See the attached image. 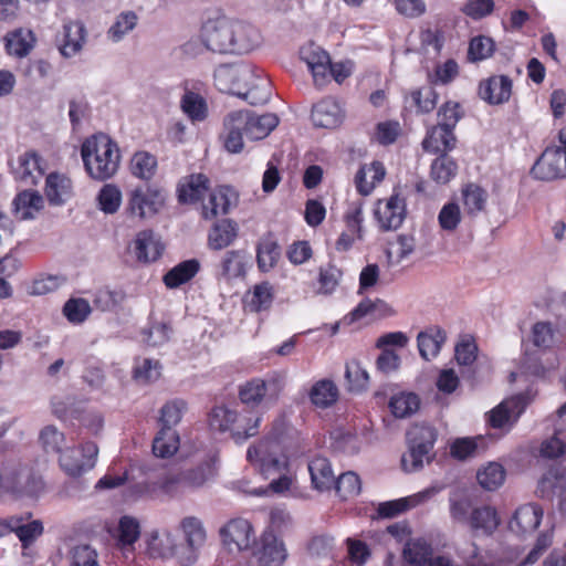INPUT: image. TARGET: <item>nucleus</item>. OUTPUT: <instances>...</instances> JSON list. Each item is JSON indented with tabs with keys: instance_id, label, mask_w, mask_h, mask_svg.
<instances>
[{
	"instance_id": "nucleus-1",
	"label": "nucleus",
	"mask_w": 566,
	"mask_h": 566,
	"mask_svg": "<svg viewBox=\"0 0 566 566\" xmlns=\"http://www.w3.org/2000/svg\"><path fill=\"white\" fill-rule=\"evenodd\" d=\"M213 78L221 92L238 95L251 105L265 104L270 99L269 82L258 77L249 64H222L214 70Z\"/></svg>"
},
{
	"instance_id": "nucleus-2",
	"label": "nucleus",
	"mask_w": 566,
	"mask_h": 566,
	"mask_svg": "<svg viewBox=\"0 0 566 566\" xmlns=\"http://www.w3.org/2000/svg\"><path fill=\"white\" fill-rule=\"evenodd\" d=\"M81 156L85 170L95 180L109 179L119 168V148L105 134H96L86 138L81 147Z\"/></svg>"
},
{
	"instance_id": "nucleus-3",
	"label": "nucleus",
	"mask_w": 566,
	"mask_h": 566,
	"mask_svg": "<svg viewBox=\"0 0 566 566\" xmlns=\"http://www.w3.org/2000/svg\"><path fill=\"white\" fill-rule=\"evenodd\" d=\"M277 439L279 437H275V440L265 439L250 447L247 458L265 479L279 474V478L273 479L269 486L273 492L282 493L289 490L292 481L291 478L282 474L286 469L287 462L285 457L279 453Z\"/></svg>"
},
{
	"instance_id": "nucleus-4",
	"label": "nucleus",
	"mask_w": 566,
	"mask_h": 566,
	"mask_svg": "<svg viewBox=\"0 0 566 566\" xmlns=\"http://www.w3.org/2000/svg\"><path fill=\"white\" fill-rule=\"evenodd\" d=\"M437 440L434 428L428 424H416L408 431L409 452L402 455L401 465L405 471L420 470L424 462H430V452Z\"/></svg>"
},
{
	"instance_id": "nucleus-5",
	"label": "nucleus",
	"mask_w": 566,
	"mask_h": 566,
	"mask_svg": "<svg viewBox=\"0 0 566 566\" xmlns=\"http://www.w3.org/2000/svg\"><path fill=\"white\" fill-rule=\"evenodd\" d=\"M179 530L186 545L177 554V560L181 566H191L198 560L199 552L206 544L207 531L203 522L192 515L181 518Z\"/></svg>"
},
{
	"instance_id": "nucleus-6",
	"label": "nucleus",
	"mask_w": 566,
	"mask_h": 566,
	"mask_svg": "<svg viewBox=\"0 0 566 566\" xmlns=\"http://www.w3.org/2000/svg\"><path fill=\"white\" fill-rule=\"evenodd\" d=\"M200 42L212 53L231 54V17L207 19L200 29Z\"/></svg>"
},
{
	"instance_id": "nucleus-7",
	"label": "nucleus",
	"mask_w": 566,
	"mask_h": 566,
	"mask_svg": "<svg viewBox=\"0 0 566 566\" xmlns=\"http://www.w3.org/2000/svg\"><path fill=\"white\" fill-rule=\"evenodd\" d=\"M98 447L95 442L86 441L78 448L65 449L59 458L61 469L72 478H77L91 471L97 461Z\"/></svg>"
},
{
	"instance_id": "nucleus-8",
	"label": "nucleus",
	"mask_w": 566,
	"mask_h": 566,
	"mask_svg": "<svg viewBox=\"0 0 566 566\" xmlns=\"http://www.w3.org/2000/svg\"><path fill=\"white\" fill-rule=\"evenodd\" d=\"M42 488L40 478L30 475L13 464H0V493L33 496Z\"/></svg>"
},
{
	"instance_id": "nucleus-9",
	"label": "nucleus",
	"mask_w": 566,
	"mask_h": 566,
	"mask_svg": "<svg viewBox=\"0 0 566 566\" xmlns=\"http://www.w3.org/2000/svg\"><path fill=\"white\" fill-rule=\"evenodd\" d=\"M535 179L552 181L566 177V151L558 146L547 147L531 169Z\"/></svg>"
},
{
	"instance_id": "nucleus-10",
	"label": "nucleus",
	"mask_w": 566,
	"mask_h": 566,
	"mask_svg": "<svg viewBox=\"0 0 566 566\" xmlns=\"http://www.w3.org/2000/svg\"><path fill=\"white\" fill-rule=\"evenodd\" d=\"M531 401L528 392H521L503 400L489 413V423L495 429H510Z\"/></svg>"
},
{
	"instance_id": "nucleus-11",
	"label": "nucleus",
	"mask_w": 566,
	"mask_h": 566,
	"mask_svg": "<svg viewBox=\"0 0 566 566\" xmlns=\"http://www.w3.org/2000/svg\"><path fill=\"white\" fill-rule=\"evenodd\" d=\"M406 216V200L398 193H394L387 199H379L374 209V217L381 231L397 230Z\"/></svg>"
},
{
	"instance_id": "nucleus-12",
	"label": "nucleus",
	"mask_w": 566,
	"mask_h": 566,
	"mask_svg": "<svg viewBox=\"0 0 566 566\" xmlns=\"http://www.w3.org/2000/svg\"><path fill=\"white\" fill-rule=\"evenodd\" d=\"M231 54L242 55L258 49L262 43L260 30L252 23L231 18Z\"/></svg>"
},
{
	"instance_id": "nucleus-13",
	"label": "nucleus",
	"mask_w": 566,
	"mask_h": 566,
	"mask_svg": "<svg viewBox=\"0 0 566 566\" xmlns=\"http://www.w3.org/2000/svg\"><path fill=\"white\" fill-rule=\"evenodd\" d=\"M283 389V382L277 377L268 379L255 378L241 387L239 397L245 405H258L263 399L275 401Z\"/></svg>"
},
{
	"instance_id": "nucleus-14",
	"label": "nucleus",
	"mask_w": 566,
	"mask_h": 566,
	"mask_svg": "<svg viewBox=\"0 0 566 566\" xmlns=\"http://www.w3.org/2000/svg\"><path fill=\"white\" fill-rule=\"evenodd\" d=\"M163 205L164 198L158 190L136 188L130 192L126 212L142 220L155 216Z\"/></svg>"
},
{
	"instance_id": "nucleus-15",
	"label": "nucleus",
	"mask_w": 566,
	"mask_h": 566,
	"mask_svg": "<svg viewBox=\"0 0 566 566\" xmlns=\"http://www.w3.org/2000/svg\"><path fill=\"white\" fill-rule=\"evenodd\" d=\"M260 566H283L287 558L285 544L273 531H265L253 552Z\"/></svg>"
},
{
	"instance_id": "nucleus-16",
	"label": "nucleus",
	"mask_w": 566,
	"mask_h": 566,
	"mask_svg": "<svg viewBox=\"0 0 566 566\" xmlns=\"http://www.w3.org/2000/svg\"><path fill=\"white\" fill-rule=\"evenodd\" d=\"M224 545L230 549L244 551L255 542L251 523L244 518H233L220 531Z\"/></svg>"
},
{
	"instance_id": "nucleus-17",
	"label": "nucleus",
	"mask_w": 566,
	"mask_h": 566,
	"mask_svg": "<svg viewBox=\"0 0 566 566\" xmlns=\"http://www.w3.org/2000/svg\"><path fill=\"white\" fill-rule=\"evenodd\" d=\"M345 117L340 104L331 97L324 98L312 108V122L316 127L333 129L338 127Z\"/></svg>"
},
{
	"instance_id": "nucleus-18",
	"label": "nucleus",
	"mask_w": 566,
	"mask_h": 566,
	"mask_svg": "<svg viewBox=\"0 0 566 566\" xmlns=\"http://www.w3.org/2000/svg\"><path fill=\"white\" fill-rule=\"evenodd\" d=\"M439 491L440 488L431 486L407 497L380 503L377 512L381 517H395L409 509L416 507L417 505L424 503L426 501L434 496L437 493H439Z\"/></svg>"
},
{
	"instance_id": "nucleus-19",
	"label": "nucleus",
	"mask_w": 566,
	"mask_h": 566,
	"mask_svg": "<svg viewBox=\"0 0 566 566\" xmlns=\"http://www.w3.org/2000/svg\"><path fill=\"white\" fill-rule=\"evenodd\" d=\"M543 517V509L534 503L520 506L510 521L512 532L524 536L532 534L541 524Z\"/></svg>"
},
{
	"instance_id": "nucleus-20",
	"label": "nucleus",
	"mask_w": 566,
	"mask_h": 566,
	"mask_svg": "<svg viewBox=\"0 0 566 566\" xmlns=\"http://www.w3.org/2000/svg\"><path fill=\"white\" fill-rule=\"evenodd\" d=\"M512 93V80L506 75H495L481 82L479 86L480 97L492 105L503 104L509 101Z\"/></svg>"
},
{
	"instance_id": "nucleus-21",
	"label": "nucleus",
	"mask_w": 566,
	"mask_h": 566,
	"mask_svg": "<svg viewBox=\"0 0 566 566\" xmlns=\"http://www.w3.org/2000/svg\"><path fill=\"white\" fill-rule=\"evenodd\" d=\"M45 172L43 160L35 151H27L18 159L14 168L15 178L27 186H34Z\"/></svg>"
},
{
	"instance_id": "nucleus-22",
	"label": "nucleus",
	"mask_w": 566,
	"mask_h": 566,
	"mask_svg": "<svg viewBox=\"0 0 566 566\" xmlns=\"http://www.w3.org/2000/svg\"><path fill=\"white\" fill-rule=\"evenodd\" d=\"M247 117L239 112H232L224 118V132L221 135L224 148L232 154H238L243 149L242 133L247 126Z\"/></svg>"
},
{
	"instance_id": "nucleus-23",
	"label": "nucleus",
	"mask_w": 566,
	"mask_h": 566,
	"mask_svg": "<svg viewBox=\"0 0 566 566\" xmlns=\"http://www.w3.org/2000/svg\"><path fill=\"white\" fill-rule=\"evenodd\" d=\"M238 112L247 117L244 134L253 140L266 137L279 124V117L273 113L256 115L248 109Z\"/></svg>"
},
{
	"instance_id": "nucleus-24",
	"label": "nucleus",
	"mask_w": 566,
	"mask_h": 566,
	"mask_svg": "<svg viewBox=\"0 0 566 566\" xmlns=\"http://www.w3.org/2000/svg\"><path fill=\"white\" fill-rule=\"evenodd\" d=\"M134 250L138 261L149 263L161 255L164 244L151 230H144L136 235Z\"/></svg>"
},
{
	"instance_id": "nucleus-25",
	"label": "nucleus",
	"mask_w": 566,
	"mask_h": 566,
	"mask_svg": "<svg viewBox=\"0 0 566 566\" xmlns=\"http://www.w3.org/2000/svg\"><path fill=\"white\" fill-rule=\"evenodd\" d=\"M237 197L229 188H219L209 193L208 200L202 203V217L213 219L227 214L230 207L235 203Z\"/></svg>"
},
{
	"instance_id": "nucleus-26",
	"label": "nucleus",
	"mask_w": 566,
	"mask_h": 566,
	"mask_svg": "<svg viewBox=\"0 0 566 566\" xmlns=\"http://www.w3.org/2000/svg\"><path fill=\"white\" fill-rule=\"evenodd\" d=\"M209 189V179L203 174H193L182 178L178 185V200L193 203L200 200Z\"/></svg>"
},
{
	"instance_id": "nucleus-27",
	"label": "nucleus",
	"mask_w": 566,
	"mask_h": 566,
	"mask_svg": "<svg viewBox=\"0 0 566 566\" xmlns=\"http://www.w3.org/2000/svg\"><path fill=\"white\" fill-rule=\"evenodd\" d=\"M455 146V136L453 132L440 126L433 125L428 129L424 139L422 140V148L428 153H442L447 154Z\"/></svg>"
},
{
	"instance_id": "nucleus-28",
	"label": "nucleus",
	"mask_w": 566,
	"mask_h": 566,
	"mask_svg": "<svg viewBox=\"0 0 566 566\" xmlns=\"http://www.w3.org/2000/svg\"><path fill=\"white\" fill-rule=\"evenodd\" d=\"M86 41V29L80 21H73L64 25V41L60 52L64 57L76 55Z\"/></svg>"
},
{
	"instance_id": "nucleus-29",
	"label": "nucleus",
	"mask_w": 566,
	"mask_h": 566,
	"mask_svg": "<svg viewBox=\"0 0 566 566\" xmlns=\"http://www.w3.org/2000/svg\"><path fill=\"white\" fill-rule=\"evenodd\" d=\"M308 471L314 489L318 491H327L335 484V475L332 470V465L326 458H314L308 463Z\"/></svg>"
},
{
	"instance_id": "nucleus-30",
	"label": "nucleus",
	"mask_w": 566,
	"mask_h": 566,
	"mask_svg": "<svg viewBox=\"0 0 566 566\" xmlns=\"http://www.w3.org/2000/svg\"><path fill=\"white\" fill-rule=\"evenodd\" d=\"M446 339V332L439 327H432L424 332H420L417 336L420 356L424 360H430V358L436 357Z\"/></svg>"
},
{
	"instance_id": "nucleus-31",
	"label": "nucleus",
	"mask_w": 566,
	"mask_h": 566,
	"mask_svg": "<svg viewBox=\"0 0 566 566\" xmlns=\"http://www.w3.org/2000/svg\"><path fill=\"white\" fill-rule=\"evenodd\" d=\"M13 206L20 220L33 219L43 208V198L35 190H24L14 198Z\"/></svg>"
},
{
	"instance_id": "nucleus-32",
	"label": "nucleus",
	"mask_w": 566,
	"mask_h": 566,
	"mask_svg": "<svg viewBox=\"0 0 566 566\" xmlns=\"http://www.w3.org/2000/svg\"><path fill=\"white\" fill-rule=\"evenodd\" d=\"M72 193V181L64 175L50 174L46 177L45 195L51 205L60 206L64 203Z\"/></svg>"
},
{
	"instance_id": "nucleus-33",
	"label": "nucleus",
	"mask_w": 566,
	"mask_h": 566,
	"mask_svg": "<svg viewBox=\"0 0 566 566\" xmlns=\"http://www.w3.org/2000/svg\"><path fill=\"white\" fill-rule=\"evenodd\" d=\"M461 195L464 211L468 216L476 217L485 210L489 195L481 186L470 182L462 187Z\"/></svg>"
},
{
	"instance_id": "nucleus-34",
	"label": "nucleus",
	"mask_w": 566,
	"mask_h": 566,
	"mask_svg": "<svg viewBox=\"0 0 566 566\" xmlns=\"http://www.w3.org/2000/svg\"><path fill=\"white\" fill-rule=\"evenodd\" d=\"M385 174V168L379 161L361 167L355 176L358 192L363 196H368L374 190L376 184L384 179Z\"/></svg>"
},
{
	"instance_id": "nucleus-35",
	"label": "nucleus",
	"mask_w": 566,
	"mask_h": 566,
	"mask_svg": "<svg viewBox=\"0 0 566 566\" xmlns=\"http://www.w3.org/2000/svg\"><path fill=\"white\" fill-rule=\"evenodd\" d=\"M188 492L196 491L212 481L217 474L212 461H205L195 468L181 470Z\"/></svg>"
},
{
	"instance_id": "nucleus-36",
	"label": "nucleus",
	"mask_w": 566,
	"mask_h": 566,
	"mask_svg": "<svg viewBox=\"0 0 566 566\" xmlns=\"http://www.w3.org/2000/svg\"><path fill=\"white\" fill-rule=\"evenodd\" d=\"M469 524L473 531L491 535L497 528L500 520L494 507L484 505L472 510Z\"/></svg>"
},
{
	"instance_id": "nucleus-37",
	"label": "nucleus",
	"mask_w": 566,
	"mask_h": 566,
	"mask_svg": "<svg viewBox=\"0 0 566 566\" xmlns=\"http://www.w3.org/2000/svg\"><path fill=\"white\" fill-rule=\"evenodd\" d=\"M238 235V224L229 219L213 224L208 235V244L213 250L230 245Z\"/></svg>"
},
{
	"instance_id": "nucleus-38",
	"label": "nucleus",
	"mask_w": 566,
	"mask_h": 566,
	"mask_svg": "<svg viewBox=\"0 0 566 566\" xmlns=\"http://www.w3.org/2000/svg\"><path fill=\"white\" fill-rule=\"evenodd\" d=\"M431 556V545L420 538L408 541L402 551L405 566H427Z\"/></svg>"
},
{
	"instance_id": "nucleus-39",
	"label": "nucleus",
	"mask_w": 566,
	"mask_h": 566,
	"mask_svg": "<svg viewBox=\"0 0 566 566\" xmlns=\"http://www.w3.org/2000/svg\"><path fill=\"white\" fill-rule=\"evenodd\" d=\"M260 421L261 418L251 411L241 413L235 411V419L230 430L233 439L240 443L250 437H254L258 433Z\"/></svg>"
},
{
	"instance_id": "nucleus-40",
	"label": "nucleus",
	"mask_w": 566,
	"mask_h": 566,
	"mask_svg": "<svg viewBox=\"0 0 566 566\" xmlns=\"http://www.w3.org/2000/svg\"><path fill=\"white\" fill-rule=\"evenodd\" d=\"M200 264L196 259L180 262L164 276V283L169 289H176L190 281L199 271Z\"/></svg>"
},
{
	"instance_id": "nucleus-41",
	"label": "nucleus",
	"mask_w": 566,
	"mask_h": 566,
	"mask_svg": "<svg viewBox=\"0 0 566 566\" xmlns=\"http://www.w3.org/2000/svg\"><path fill=\"white\" fill-rule=\"evenodd\" d=\"M394 313L392 308L380 298H364L350 313V321H359L365 317L380 318Z\"/></svg>"
},
{
	"instance_id": "nucleus-42",
	"label": "nucleus",
	"mask_w": 566,
	"mask_h": 566,
	"mask_svg": "<svg viewBox=\"0 0 566 566\" xmlns=\"http://www.w3.org/2000/svg\"><path fill=\"white\" fill-rule=\"evenodd\" d=\"M10 534L13 532L21 541L23 547H28L43 533V524L39 520L23 523L22 517L9 518Z\"/></svg>"
},
{
	"instance_id": "nucleus-43",
	"label": "nucleus",
	"mask_w": 566,
	"mask_h": 566,
	"mask_svg": "<svg viewBox=\"0 0 566 566\" xmlns=\"http://www.w3.org/2000/svg\"><path fill=\"white\" fill-rule=\"evenodd\" d=\"M147 552L151 557H172L177 558V551L175 537L170 533H165L159 535V533L154 532L150 534L148 543H147Z\"/></svg>"
},
{
	"instance_id": "nucleus-44",
	"label": "nucleus",
	"mask_w": 566,
	"mask_h": 566,
	"mask_svg": "<svg viewBox=\"0 0 566 566\" xmlns=\"http://www.w3.org/2000/svg\"><path fill=\"white\" fill-rule=\"evenodd\" d=\"M34 36L30 30H15L6 36V49L10 55L23 57L33 48Z\"/></svg>"
},
{
	"instance_id": "nucleus-45",
	"label": "nucleus",
	"mask_w": 566,
	"mask_h": 566,
	"mask_svg": "<svg viewBox=\"0 0 566 566\" xmlns=\"http://www.w3.org/2000/svg\"><path fill=\"white\" fill-rule=\"evenodd\" d=\"M179 436L176 430L160 429L153 441V452L157 458H170L179 449Z\"/></svg>"
},
{
	"instance_id": "nucleus-46",
	"label": "nucleus",
	"mask_w": 566,
	"mask_h": 566,
	"mask_svg": "<svg viewBox=\"0 0 566 566\" xmlns=\"http://www.w3.org/2000/svg\"><path fill=\"white\" fill-rule=\"evenodd\" d=\"M338 389L336 385L328 379H322L315 382L310 391V399L313 405L319 408H327L336 402Z\"/></svg>"
},
{
	"instance_id": "nucleus-47",
	"label": "nucleus",
	"mask_w": 566,
	"mask_h": 566,
	"mask_svg": "<svg viewBox=\"0 0 566 566\" xmlns=\"http://www.w3.org/2000/svg\"><path fill=\"white\" fill-rule=\"evenodd\" d=\"M182 112L192 122H202L208 115V106L206 99L198 93L187 91L180 101Z\"/></svg>"
},
{
	"instance_id": "nucleus-48",
	"label": "nucleus",
	"mask_w": 566,
	"mask_h": 566,
	"mask_svg": "<svg viewBox=\"0 0 566 566\" xmlns=\"http://www.w3.org/2000/svg\"><path fill=\"white\" fill-rule=\"evenodd\" d=\"M156 485L165 495L171 499L188 493L181 470H171L164 473Z\"/></svg>"
},
{
	"instance_id": "nucleus-49",
	"label": "nucleus",
	"mask_w": 566,
	"mask_h": 566,
	"mask_svg": "<svg viewBox=\"0 0 566 566\" xmlns=\"http://www.w3.org/2000/svg\"><path fill=\"white\" fill-rule=\"evenodd\" d=\"M566 489V473L557 474L548 471L538 482L537 493L541 497L552 500L555 495L562 496Z\"/></svg>"
},
{
	"instance_id": "nucleus-50",
	"label": "nucleus",
	"mask_w": 566,
	"mask_h": 566,
	"mask_svg": "<svg viewBox=\"0 0 566 566\" xmlns=\"http://www.w3.org/2000/svg\"><path fill=\"white\" fill-rule=\"evenodd\" d=\"M457 172L458 164L448 154H441L431 164L430 176L437 184H448L452 178L455 177Z\"/></svg>"
},
{
	"instance_id": "nucleus-51",
	"label": "nucleus",
	"mask_w": 566,
	"mask_h": 566,
	"mask_svg": "<svg viewBox=\"0 0 566 566\" xmlns=\"http://www.w3.org/2000/svg\"><path fill=\"white\" fill-rule=\"evenodd\" d=\"M281 249L272 238H263L258 245L256 261L261 271L268 272L275 266Z\"/></svg>"
},
{
	"instance_id": "nucleus-52",
	"label": "nucleus",
	"mask_w": 566,
	"mask_h": 566,
	"mask_svg": "<svg viewBox=\"0 0 566 566\" xmlns=\"http://www.w3.org/2000/svg\"><path fill=\"white\" fill-rule=\"evenodd\" d=\"M248 258L243 251H228L221 261L222 275L230 279H237L245 274Z\"/></svg>"
},
{
	"instance_id": "nucleus-53",
	"label": "nucleus",
	"mask_w": 566,
	"mask_h": 566,
	"mask_svg": "<svg viewBox=\"0 0 566 566\" xmlns=\"http://www.w3.org/2000/svg\"><path fill=\"white\" fill-rule=\"evenodd\" d=\"M479 484L486 491L499 489L505 481V470L496 462H490L476 473Z\"/></svg>"
},
{
	"instance_id": "nucleus-54",
	"label": "nucleus",
	"mask_w": 566,
	"mask_h": 566,
	"mask_svg": "<svg viewBox=\"0 0 566 566\" xmlns=\"http://www.w3.org/2000/svg\"><path fill=\"white\" fill-rule=\"evenodd\" d=\"M156 168V157L147 151L136 153L130 160L133 175L144 180H149L155 175Z\"/></svg>"
},
{
	"instance_id": "nucleus-55",
	"label": "nucleus",
	"mask_w": 566,
	"mask_h": 566,
	"mask_svg": "<svg viewBox=\"0 0 566 566\" xmlns=\"http://www.w3.org/2000/svg\"><path fill=\"white\" fill-rule=\"evenodd\" d=\"M345 378L347 389L352 392H361L368 387L369 375L356 360L346 364Z\"/></svg>"
},
{
	"instance_id": "nucleus-56",
	"label": "nucleus",
	"mask_w": 566,
	"mask_h": 566,
	"mask_svg": "<svg viewBox=\"0 0 566 566\" xmlns=\"http://www.w3.org/2000/svg\"><path fill=\"white\" fill-rule=\"evenodd\" d=\"M138 17L133 11L119 13L107 31L108 38L113 42H119L127 33L135 29Z\"/></svg>"
},
{
	"instance_id": "nucleus-57",
	"label": "nucleus",
	"mask_w": 566,
	"mask_h": 566,
	"mask_svg": "<svg viewBox=\"0 0 566 566\" xmlns=\"http://www.w3.org/2000/svg\"><path fill=\"white\" fill-rule=\"evenodd\" d=\"M92 312L87 300L77 297L70 298L63 306V314L72 324H82Z\"/></svg>"
},
{
	"instance_id": "nucleus-58",
	"label": "nucleus",
	"mask_w": 566,
	"mask_h": 566,
	"mask_svg": "<svg viewBox=\"0 0 566 566\" xmlns=\"http://www.w3.org/2000/svg\"><path fill=\"white\" fill-rule=\"evenodd\" d=\"M274 298L273 286L269 282L254 285L248 301L249 307L254 312L268 310Z\"/></svg>"
},
{
	"instance_id": "nucleus-59",
	"label": "nucleus",
	"mask_w": 566,
	"mask_h": 566,
	"mask_svg": "<svg viewBox=\"0 0 566 566\" xmlns=\"http://www.w3.org/2000/svg\"><path fill=\"white\" fill-rule=\"evenodd\" d=\"M471 497L464 492H454L450 496V514L458 522H470L473 510Z\"/></svg>"
},
{
	"instance_id": "nucleus-60",
	"label": "nucleus",
	"mask_w": 566,
	"mask_h": 566,
	"mask_svg": "<svg viewBox=\"0 0 566 566\" xmlns=\"http://www.w3.org/2000/svg\"><path fill=\"white\" fill-rule=\"evenodd\" d=\"M333 486L337 494L344 500L358 495L361 490L360 479L353 471L342 473L337 480L335 479Z\"/></svg>"
},
{
	"instance_id": "nucleus-61",
	"label": "nucleus",
	"mask_w": 566,
	"mask_h": 566,
	"mask_svg": "<svg viewBox=\"0 0 566 566\" xmlns=\"http://www.w3.org/2000/svg\"><path fill=\"white\" fill-rule=\"evenodd\" d=\"M389 407L395 417L405 418L417 411L419 398L415 394H400L390 399Z\"/></svg>"
},
{
	"instance_id": "nucleus-62",
	"label": "nucleus",
	"mask_w": 566,
	"mask_h": 566,
	"mask_svg": "<svg viewBox=\"0 0 566 566\" xmlns=\"http://www.w3.org/2000/svg\"><path fill=\"white\" fill-rule=\"evenodd\" d=\"M40 441L48 453H62L65 436L55 426H45L40 432Z\"/></svg>"
},
{
	"instance_id": "nucleus-63",
	"label": "nucleus",
	"mask_w": 566,
	"mask_h": 566,
	"mask_svg": "<svg viewBox=\"0 0 566 566\" xmlns=\"http://www.w3.org/2000/svg\"><path fill=\"white\" fill-rule=\"evenodd\" d=\"M99 209L105 213H115L122 203V192L114 185H105L97 197Z\"/></svg>"
},
{
	"instance_id": "nucleus-64",
	"label": "nucleus",
	"mask_w": 566,
	"mask_h": 566,
	"mask_svg": "<svg viewBox=\"0 0 566 566\" xmlns=\"http://www.w3.org/2000/svg\"><path fill=\"white\" fill-rule=\"evenodd\" d=\"M140 535L139 522L133 516H123L118 522V541L123 546L133 545Z\"/></svg>"
}]
</instances>
